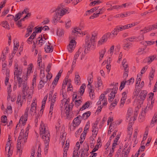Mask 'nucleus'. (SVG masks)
I'll use <instances>...</instances> for the list:
<instances>
[{"label":"nucleus","instance_id":"1","mask_svg":"<svg viewBox=\"0 0 157 157\" xmlns=\"http://www.w3.org/2000/svg\"><path fill=\"white\" fill-rule=\"evenodd\" d=\"M33 65L30 63L29 66L26 73L25 75H22L23 68L21 67H19L17 64H15L14 70V78L16 77L18 81V86L20 87L23 85L24 83L27 84V80L30 74L32 73Z\"/></svg>","mask_w":157,"mask_h":157},{"label":"nucleus","instance_id":"2","mask_svg":"<svg viewBox=\"0 0 157 157\" xmlns=\"http://www.w3.org/2000/svg\"><path fill=\"white\" fill-rule=\"evenodd\" d=\"M40 135L42 136V139L45 142L46 150H47V147L48 146L49 142L50 135L48 129L42 121L40 124Z\"/></svg>","mask_w":157,"mask_h":157},{"label":"nucleus","instance_id":"3","mask_svg":"<svg viewBox=\"0 0 157 157\" xmlns=\"http://www.w3.org/2000/svg\"><path fill=\"white\" fill-rule=\"evenodd\" d=\"M67 11V10L63 9L62 6H58L55 11V14L52 21L53 24L56 25L57 21H59Z\"/></svg>","mask_w":157,"mask_h":157},{"label":"nucleus","instance_id":"4","mask_svg":"<svg viewBox=\"0 0 157 157\" xmlns=\"http://www.w3.org/2000/svg\"><path fill=\"white\" fill-rule=\"evenodd\" d=\"M147 94V92L146 90H142L141 91L139 95L136 97L135 101L138 103L140 105L142 104L146 98Z\"/></svg>","mask_w":157,"mask_h":157},{"label":"nucleus","instance_id":"5","mask_svg":"<svg viewBox=\"0 0 157 157\" xmlns=\"http://www.w3.org/2000/svg\"><path fill=\"white\" fill-rule=\"evenodd\" d=\"M147 94V92L146 90H142L141 91L139 95L136 97L135 101L138 103L140 105L142 104L146 98Z\"/></svg>","mask_w":157,"mask_h":157},{"label":"nucleus","instance_id":"6","mask_svg":"<svg viewBox=\"0 0 157 157\" xmlns=\"http://www.w3.org/2000/svg\"><path fill=\"white\" fill-rule=\"evenodd\" d=\"M29 111V108L28 107L26 108L25 110L24 115L22 116L20 118L19 123L16 126V128L18 126H20L21 124L23 125V126L25 124L28 117Z\"/></svg>","mask_w":157,"mask_h":157},{"label":"nucleus","instance_id":"7","mask_svg":"<svg viewBox=\"0 0 157 157\" xmlns=\"http://www.w3.org/2000/svg\"><path fill=\"white\" fill-rule=\"evenodd\" d=\"M24 130L23 129H22L17 141V143L22 144H25L28 138V136H26L24 134Z\"/></svg>","mask_w":157,"mask_h":157},{"label":"nucleus","instance_id":"8","mask_svg":"<svg viewBox=\"0 0 157 157\" xmlns=\"http://www.w3.org/2000/svg\"><path fill=\"white\" fill-rule=\"evenodd\" d=\"M118 83H116L113 88L112 89V90L111 91V93L109 95L108 100L109 101H112L114 99L115 94L117 93V92L118 88Z\"/></svg>","mask_w":157,"mask_h":157},{"label":"nucleus","instance_id":"9","mask_svg":"<svg viewBox=\"0 0 157 157\" xmlns=\"http://www.w3.org/2000/svg\"><path fill=\"white\" fill-rule=\"evenodd\" d=\"M36 99H33L32 103L31 104V107L29 110V113L32 116H33L36 113Z\"/></svg>","mask_w":157,"mask_h":157},{"label":"nucleus","instance_id":"10","mask_svg":"<svg viewBox=\"0 0 157 157\" xmlns=\"http://www.w3.org/2000/svg\"><path fill=\"white\" fill-rule=\"evenodd\" d=\"M78 34H81V29L78 27L75 28L72 30V33L69 37L70 39L75 40Z\"/></svg>","mask_w":157,"mask_h":157},{"label":"nucleus","instance_id":"11","mask_svg":"<svg viewBox=\"0 0 157 157\" xmlns=\"http://www.w3.org/2000/svg\"><path fill=\"white\" fill-rule=\"evenodd\" d=\"M102 102V107L106 105L107 104V101L106 98L104 96V94H101L100 96L99 100L97 103V105H100Z\"/></svg>","mask_w":157,"mask_h":157},{"label":"nucleus","instance_id":"12","mask_svg":"<svg viewBox=\"0 0 157 157\" xmlns=\"http://www.w3.org/2000/svg\"><path fill=\"white\" fill-rule=\"evenodd\" d=\"M70 44L67 46V49L70 52H72L73 51L76 46V42L75 40L70 39Z\"/></svg>","mask_w":157,"mask_h":157},{"label":"nucleus","instance_id":"13","mask_svg":"<svg viewBox=\"0 0 157 157\" xmlns=\"http://www.w3.org/2000/svg\"><path fill=\"white\" fill-rule=\"evenodd\" d=\"M23 85H22L21 86H22V91L23 92L22 99H25L26 96L28 94V90L29 87L27 85V84H26V83H24Z\"/></svg>","mask_w":157,"mask_h":157},{"label":"nucleus","instance_id":"14","mask_svg":"<svg viewBox=\"0 0 157 157\" xmlns=\"http://www.w3.org/2000/svg\"><path fill=\"white\" fill-rule=\"evenodd\" d=\"M90 40V36L89 35H86L85 39V47L88 50L91 49L92 46V42Z\"/></svg>","mask_w":157,"mask_h":157},{"label":"nucleus","instance_id":"15","mask_svg":"<svg viewBox=\"0 0 157 157\" xmlns=\"http://www.w3.org/2000/svg\"><path fill=\"white\" fill-rule=\"evenodd\" d=\"M66 99L63 100L64 102H65L64 105V108H65V110H66V115L67 116L68 115L69 111L70 109H71L72 108V106L68 104L69 103V101L68 100H67L65 101Z\"/></svg>","mask_w":157,"mask_h":157},{"label":"nucleus","instance_id":"16","mask_svg":"<svg viewBox=\"0 0 157 157\" xmlns=\"http://www.w3.org/2000/svg\"><path fill=\"white\" fill-rule=\"evenodd\" d=\"M85 50L82 48H80L75 54L78 55V56H81V59L82 60L85 56Z\"/></svg>","mask_w":157,"mask_h":157},{"label":"nucleus","instance_id":"17","mask_svg":"<svg viewBox=\"0 0 157 157\" xmlns=\"http://www.w3.org/2000/svg\"><path fill=\"white\" fill-rule=\"evenodd\" d=\"M63 72L62 70H60L59 72L58 73L56 77L55 78L54 81L52 83V85L53 86V87H54V85L56 86L57 85V84L58 81V80L59 79V78L61 76V73Z\"/></svg>","mask_w":157,"mask_h":157},{"label":"nucleus","instance_id":"18","mask_svg":"<svg viewBox=\"0 0 157 157\" xmlns=\"http://www.w3.org/2000/svg\"><path fill=\"white\" fill-rule=\"evenodd\" d=\"M133 112V110L131 108H129L128 110L126 116L127 119L128 120V121L131 123L132 121V119L131 116Z\"/></svg>","mask_w":157,"mask_h":157},{"label":"nucleus","instance_id":"19","mask_svg":"<svg viewBox=\"0 0 157 157\" xmlns=\"http://www.w3.org/2000/svg\"><path fill=\"white\" fill-rule=\"evenodd\" d=\"M81 117V116H78L75 118L73 121V126L74 128L78 126L80 123L81 120L79 118Z\"/></svg>","mask_w":157,"mask_h":157},{"label":"nucleus","instance_id":"20","mask_svg":"<svg viewBox=\"0 0 157 157\" xmlns=\"http://www.w3.org/2000/svg\"><path fill=\"white\" fill-rule=\"evenodd\" d=\"M52 92H51V93H49V101H51V102L52 103H55V101L56 100L57 98V93H55L53 95V96H52Z\"/></svg>","mask_w":157,"mask_h":157},{"label":"nucleus","instance_id":"21","mask_svg":"<svg viewBox=\"0 0 157 157\" xmlns=\"http://www.w3.org/2000/svg\"><path fill=\"white\" fill-rule=\"evenodd\" d=\"M88 87H90L91 88H92L91 83L93 82V72H91L88 78Z\"/></svg>","mask_w":157,"mask_h":157},{"label":"nucleus","instance_id":"22","mask_svg":"<svg viewBox=\"0 0 157 157\" xmlns=\"http://www.w3.org/2000/svg\"><path fill=\"white\" fill-rule=\"evenodd\" d=\"M128 93V91L127 90L124 92L122 93V97L121 99V103L122 104H124L125 103V101L126 99L127 94Z\"/></svg>","mask_w":157,"mask_h":157},{"label":"nucleus","instance_id":"23","mask_svg":"<svg viewBox=\"0 0 157 157\" xmlns=\"http://www.w3.org/2000/svg\"><path fill=\"white\" fill-rule=\"evenodd\" d=\"M49 45H46L44 48L45 50L47 53H50L52 52L53 48L51 45V44L48 42Z\"/></svg>","mask_w":157,"mask_h":157},{"label":"nucleus","instance_id":"24","mask_svg":"<svg viewBox=\"0 0 157 157\" xmlns=\"http://www.w3.org/2000/svg\"><path fill=\"white\" fill-rule=\"evenodd\" d=\"M146 109L142 111L141 115L139 116L138 119L140 122H143L145 119V114L146 113Z\"/></svg>","mask_w":157,"mask_h":157},{"label":"nucleus","instance_id":"25","mask_svg":"<svg viewBox=\"0 0 157 157\" xmlns=\"http://www.w3.org/2000/svg\"><path fill=\"white\" fill-rule=\"evenodd\" d=\"M75 80L76 83L77 85L79 84V82L80 80V78L78 72H76L75 73Z\"/></svg>","mask_w":157,"mask_h":157},{"label":"nucleus","instance_id":"26","mask_svg":"<svg viewBox=\"0 0 157 157\" xmlns=\"http://www.w3.org/2000/svg\"><path fill=\"white\" fill-rule=\"evenodd\" d=\"M157 114H155L150 124V127H152L154 126V124L156 123L157 120Z\"/></svg>","mask_w":157,"mask_h":157},{"label":"nucleus","instance_id":"27","mask_svg":"<svg viewBox=\"0 0 157 157\" xmlns=\"http://www.w3.org/2000/svg\"><path fill=\"white\" fill-rule=\"evenodd\" d=\"M47 79L45 80L44 79H41L38 86V89H42L43 87L44 84L47 82Z\"/></svg>","mask_w":157,"mask_h":157},{"label":"nucleus","instance_id":"28","mask_svg":"<svg viewBox=\"0 0 157 157\" xmlns=\"http://www.w3.org/2000/svg\"><path fill=\"white\" fill-rule=\"evenodd\" d=\"M0 25L2 26L6 29H10L9 24L6 21H2L1 22Z\"/></svg>","mask_w":157,"mask_h":157},{"label":"nucleus","instance_id":"29","mask_svg":"<svg viewBox=\"0 0 157 157\" xmlns=\"http://www.w3.org/2000/svg\"><path fill=\"white\" fill-rule=\"evenodd\" d=\"M106 52L105 49L104 48L102 49L99 52V59L100 61L102 59V58L104 57V56Z\"/></svg>","mask_w":157,"mask_h":157},{"label":"nucleus","instance_id":"30","mask_svg":"<svg viewBox=\"0 0 157 157\" xmlns=\"http://www.w3.org/2000/svg\"><path fill=\"white\" fill-rule=\"evenodd\" d=\"M156 57V56H150L146 58V60L148 63H151Z\"/></svg>","mask_w":157,"mask_h":157},{"label":"nucleus","instance_id":"31","mask_svg":"<svg viewBox=\"0 0 157 157\" xmlns=\"http://www.w3.org/2000/svg\"><path fill=\"white\" fill-rule=\"evenodd\" d=\"M155 41H146L142 42L143 44L145 46H150L155 44Z\"/></svg>","mask_w":157,"mask_h":157},{"label":"nucleus","instance_id":"32","mask_svg":"<svg viewBox=\"0 0 157 157\" xmlns=\"http://www.w3.org/2000/svg\"><path fill=\"white\" fill-rule=\"evenodd\" d=\"M146 52L145 51V49L144 48H142L139 49L137 55H140L145 54Z\"/></svg>","mask_w":157,"mask_h":157},{"label":"nucleus","instance_id":"33","mask_svg":"<svg viewBox=\"0 0 157 157\" xmlns=\"http://www.w3.org/2000/svg\"><path fill=\"white\" fill-rule=\"evenodd\" d=\"M104 12V9L103 8L100 9L94 13V14L96 15V17H98L99 14H102Z\"/></svg>","mask_w":157,"mask_h":157},{"label":"nucleus","instance_id":"34","mask_svg":"<svg viewBox=\"0 0 157 157\" xmlns=\"http://www.w3.org/2000/svg\"><path fill=\"white\" fill-rule=\"evenodd\" d=\"M118 101V100L116 99L114 100L109 106V109L110 110H112L114 108L115 106L117 105Z\"/></svg>","mask_w":157,"mask_h":157},{"label":"nucleus","instance_id":"35","mask_svg":"<svg viewBox=\"0 0 157 157\" xmlns=\"http://www.w3.org/2000/svg\"><path fill=\"white\" fill-rule=\"evenodd\" d=\"M90 105V102L89 101L86 102L80 108V110L82 111L86 108H88Z\"/></svg>","mask_w":157,"mask_h":157},{"label":"nucleus","instance_id":"36","mask_svg":"<svg viewBox=\"0 0 157 157\" xmlns=\"http://www.w3.org/2000/svg\"><path fill=\"white\" fill-rule=\"evenodd\" d=\"M37 40L39 41L38 44L40 45V46H41L45 43L46 39L44 38L43 39L42 37H39L38 38Z\"/></svg>","mask_w":157,"mask_h":157},{"label":"nucleus","instance_id":"37","mask_svg":"<svg viewBox=\"0 0 157 157\" xmlns=\"http://www.w3.org/2000/svg\"><path fill=\"white\" fill-rule=\"evenodd\" d=\"M90 113H91L90 111L84 113L82 115V118L84 120L87 119L90 115Z\"/></svg>","mask_w":157,"mask_h":157},{"label":"nucleus","instance_id":"38","mask_svg":"<svg viewBox=\"0 0 157 157\" xmlns=\"http://www.w3.org/2000/svg\"><path fill=\"white\" fill-rule=\"evenodd\" d=\"M86 87V85L84 84H82L80 86L79 92L81 95L83 94Z\"/></svg>","mask_w":157,"mask_h":157},{"label":"nucleus","instance_id":"39","mask_svg":"<svg viewBox=\"0 0 157 157\" xmlns=\"http://www.w3.org/2000/svg\"><path fill=\"white\" fill-rule=\"evenodd\" d=\"M107 40L104 37L102 36L101 38L98 41V46H100L102 44H104L107 41Z\"/></svg>","mask_w":157,"mask_h":157},{"label":"nucleus","instance_id":"40","mask_svg":"<svg viewBox=\"0 0 157 157\" xmlns=\"http://www.w3.org/2000/svg\"><path fill=\"white\" fill-rule=\"evenodd\" d=\"M90 91L89 92V96L91 99H93L95 98L94 93V90L90 87H88Z\"/></svg>","mask_w":157,"mask_h":157},{"label":"nucleus","instance_id":"41","mask_svg":"<svg viewBox=\"0 0 157 157\" xmlns=\"http://www.w3.org/2000/svg\"><path fill=\"white\" fill-rule=\"evenodd\" d=\"M131 43L125 44L124 45V49L126 51H128L132 47Z\"/></svg>","mask_w":157,"mask_h":157},{"label":"nucleus","instance_id":"42","mask_svg":"<svg viewBox=\"0 0 157 157\" xmlns=\"http://www.w3.org/2000/svg\"><path fill=\"white\" fill-rule=\"evenodd\" d=\"M119 32L118 30L116 27L111 32V33H110L111 34H112V36H112V37H114L117 35Z\"/></svg>","mask_w":157,"mask_h":157},{"label":"nucleus","instance_id":"43","mask_svg":"<svg viewBox=\"0 0 157 157\" xmlns=\"http://www.w3.org/2000/svg\"><path fill=\"white\" fill-rule=\"evenodd\" d=\"M6 52H2V54L0 56V61L1 60L2 62L5 61L6 58Z\"/></svg>","mask_w":157,"mask_h":157},{"label":"nucleus","instance_id":"44","mask_svg":"<svg viewBox=\"0 0 157 157\" xmlns=\"http://www.w3.org/2000/svg\"><path fill=\"white\" fill-rule=\"evenodd\" d=\"M126 59H123V61L122 62L123 68L125 69L126 70V68H128V64L126 62Z\"/></svg>","mask_w":157,"mask_h":157},{"label":"nucleus","instance_id":"45","mask_svg":"<svg viewBox=\"0 0 157 157\" xmlns=\"http://www.w3.org/2000/svg\"><path fill=\"white\" fill-rule=\"evenodd\" d=\"M9 73L7 72L6 73V76L5 77V85L6 86L8 84H9Z\"/></svg>","mask_w":157,"mask_h":157},{"label":"nucleus","instance_id":"46","mask_svg":"<svg viewBox=\"0 0 157 157\" xmlns=\"http://www.w3.org/2000/svg\"><path fill=\"white\" fill-rule=\"evenodd\" d=\"M22 16L21 13L20 12L18 13L15 15V17L14 18V21H17L20 19Z\"/></svg>","mask_w":157,"mask_h":157},{"label":"nucleus","instance_id":"47","mask_svg":"<svg viewBox=\"0 0 157 157\" xmlns=\"http://www.w3.org/2000/svg\"><path fill=\"white\" fill-rule=\"evenodd\" d=\"M124 70V72L123 74V78L125 79H126L128 76V68L125 69L123 68Z\"/></svg>","mask_w":157,"mask_h":157},{"label":"nucleus","instance_id":"48","mask_svg":"<svg viewBox=\"0 0 157 157\" xmlns=\"http://www.w3.org/2000/svg\"><path fill=\"white\" fill-rule=\"evenodd\" d=\"M82 98H80V99L75 100V105L76 107H78L80 105L81 103L82 102Z\"/></svg>","mask_w":157,"mask_h":157},{"label":"nucleus","instance_id":"49","mask_svg":"<svg viewBox=\"0 0 157 157\" xmlns=\"http://www.w3.org/2000/svg\"><path fill=\"white\" fill-rule=\"evenodd\" d=\"M33 26L32 25H29L27 29V32L30 34L32 32Z\"/></svg>","mask_w":157,"mask_h":157},{"label":"nucleus","instance_id":"50","mask_svg":"<svg viewBox=\"0 0 157 157\" xmlns=\"http://www.w3.org/2000/svg\"><path fill=\"white\" fill-rule=\"evenodd\" d=\"M10 144H6V147L5 151L6 152H8V154H10V152L12 153V150H10Z\"/></svg>","mask_w":157,"mask_h":157},{"label":"nucleus","instance_id":"51","mask_svg":"<svg viewBox=\"0 0 157 157\" xmlns=\"http://www.w3.org/2000/svg\"><path fill=\"white\" fill-rule=\"evenodd\" d=\"M44 71V70H41L40 72V78L41 79H43L45 78Z\"/></svg>","mask_w":157,"mask_h":157},{"label":"nucleus","instance_id":"52","mask_svg":"<svg viewBox=\"0 0 157 157\" xmlns=\"http://www.w3.org/2000/svg\"><path fill=\"white\" fill-rule=\"evenodd\" d=\"M101 2H100L99 1V0L92 1L89 4V6H94L96 4H98Z\"/></svg>","mask_w":157,"mask_h":157},{"label":"nucleus","instance_id":"53","mask_svg":"<svg viewBox=\"0 0 157 157\" xmlns=\"http://www.w3.org/2000/svg\"><path fill=\"white\" fill-rule=\"evenodd\" d=\"M97 85L98 87H100L102 84V82L101 78L100 77H98L97 78Z\"/></svg>","mask_w":157,"mask_h":157},{"label":"nucleus","instance_id":"54","mask_svg":"<svg viewBox=\"0 0 157 157\" xmlns=\"http://www.w3.org/2000/svg\"><path fill=\"white\" fill-rule=\"evenodd\" d=\"M144 35L141 34V35L138 37H136V40L137 41H140L144 40Z\"/></svg>","mask_w":157,"mask_h":157},{"label":"nucleus","instance_id":"55","mask_svg":"<svg viewBox=\"0 0 157 157\" xmlns=\"http://www.w3.org/2000/svg\"><path fill=\"white\" fill-rule=\"evenodd\" d=\"M95 138V137H94V136H90L89 139V140L90 141V143L91 144H94L95 142V141L94 140V138Z\"/></svg>","mask_w":157,"mask_h":157},{"label":"nucleus","instance_id":"56","mask_svg":"<svg viewBox=\"0 0 157 157\" xmlns=\"http://www.w3.org/2000/svg\"><path fill=\"white\" fill-rule=\"evenodd\" d=\"M155 72L154 70H153L152 69V70L151 71L150 74V80L151 81V80L152 79L154 76V74Z\"/></svg>","mask_w":157,"mask_h":157},{"label":"nucleus","instance_id":"57","mask_svg":"<svg viewBox=\"0 0 157 157\" xmlns=\"http://www.w3.org/2000/svg\"><path fill=\"white\" fill-rule=\"evenodd\" d=\"M64 33V31L63 29L59 30L57 32V34L58 36H62L63 35Z\"/></svg>","mask_w":157,"mask_h":157},{"label":"nucleus","instance_id":"58","mask_svg":"<svg viewBox=\"0 0 157 157\" xmlns=\"http://www.w3.org/2000/svg\"><path fill=\"white\" fill-rule=\"evenodd\" d=\"M54 103H52V102H51L50 109H49V113L51 115H52V110H53L54 106Z\"/></svg>","mask_w":157,"mask_h":157},{"label":"nucleus","instance_id":"59","mask_svg":"<svg viewBox=\"0 0 157 157\" xmlns=\"http://www.w3.org/2000/svg\"><path fill=\"white\" fill-rule=\"evenodd\" d=\"M127 85L133 83L134 82V79L133 78H131L130 79L125 81Z\"/></svg>","mask_w":157,"mask_h":157},{"label":"nucleus","instance_id":"60","mask_svg":"<svg viewBox=\"0 0 157 157\" xmlns=\"http://www.w3.org/2000/svg\"><path fill=\"white\" fill-rule=\"evenodd\" d=\"M21 144L17 143V147L18 151L20 153H21L22 152V150L21 148Z\"/></svg>","mask_w":157,"mask_h":157},{"label":"nucleus","instance_id":"61","mask_svg":"<svg viewBox=\"0 0 157 157\" xmlns=\"http://www.w3.org/2000/svg\"><path fill=\"white\" fill-rule=\"evenodd\" d=\"M30 126L29 125V124H28V125L27 127L26 128V129L25 131V132L24 131V134L26 136H28V133L29 132V130L30 128Z\"/></svg>","mask_w":157,"mask_h":157},{"label":"nucleus","instance_id":"62","mask_svg":"<svg viewBox=\"0 0 157 157\" xmlns=\"http://www.w3.org/2000/svg\"><path fill=\"white\" fill-rule=\"evenodd\" d=\"M116 28L117 29L119 32L120 31H122L123 30H125V27L124 25V26H118L116 27Z\"/></svg>","mask_w":157,"mask_h":157},{"label":"nucleus","instance_id":"63","mask_svg":"<svg viewBox=\"0 0 157 157\" xmlns=\"http://www.w3.org/2000/svg\"><path fill=\"white\" fill-rule=\"evenodd\" d=\"M111 36H112V34L110 33H105L103 36L107 40L108 38Z\"/></svg>","mask_w":157,"mask_h":157},{"label":"nucleus","instance_id":"64","mask_svg":"<svg viewBox=\"0 0 157 157\" xmlns=\"http://www.w3.org/2000/svg\"><path fill=\"white\" fill-rule=\"evenodd\" d=\"M99 7H95L94 8H92L90 10H88V12H90V13H92L95 11H96L98 10Z\"/></svg>","mask_w":157,"mask_h":157}]
</instances>
